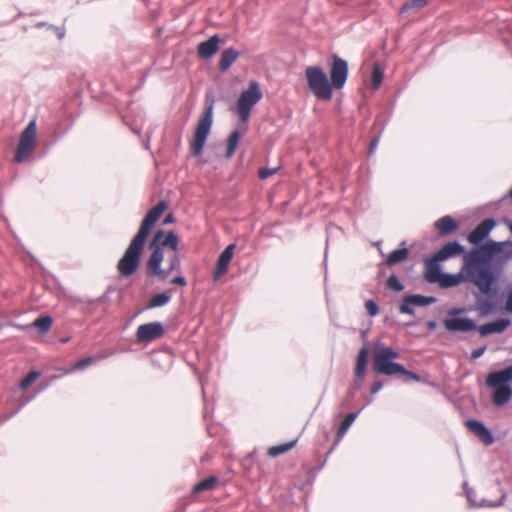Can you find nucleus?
Returning <instances> with one entry per match:
<instances>
[{"instance_id": "f257e3e1", "label": "nucleus", "mask_w": 512, "mask_h": 512, "mask_svg": "<svg viewBox=\"0 0 512 512\" xmlns=\"http://www.w3.org/2000/svg\"><path fill=\"white\" fill-rule=\"evenodd\" d=\"M508 242L489 240L464 255V268L473 283L484 294L492 291L495 274L491 269V259L503 251Z\"/></svg>"}, {"instance_id": "f03ea898", "label": "nucleus", "mask_w": 512, "mask_h": 512, "mask_svg": "<svg viewBox=\"0 0 512 512\" xmlns=\"http://www.w3.org/2000/svg\"><path fill=\"white\" fill-rule=\"evenodd\" d=\"M167 207L166 201H159L142 220L138 232L132 238L123 256L117 263V270L122 277L128 278L139 269L141 255L144 251L150 229L159 220Z\"/></svg>"}, {"instance_id": "7ed1b4c3", "label": "nucleus", "mask_w": 512, "mask_h": 512, "mask_svg": "<svg viewBox=\"0 0 512 512\" xmlns=\"http://www.w3.org/2000/svg\"><path fill=\"white\" fill-rule=\"evenodd\" d=\"M307 85L319 100L329 101L333 96V87L328 76L320 66H307L305 69Z\"/></svg>"}, {"instance_id": "20e7f679", "label": "nucleus", "mask_w": 512, "mask_h": 512, "mask_svg": "<svg viewBox=\"0 0 512 512\" xmlns=\"http://www.w3.org/2000/svg\"><path fill=\"white\" fill-rule=\"evenodd\" d=\"M213 109L214 99L207 97L205 101V112L196 126L193 140L190 142L192 156L199 155L204 148L213 124Z\"/></svg>"}, {"instance_id": "39448f33", "label": "nucleus", "mask_w": 512, "mask_h": 512, "mask_svg": "<svg viewBox=\"0 0 512 512\" xmlns=\"http://www.w3.org/2000/svg\"><path fill=\"white\" fill-rule=\"evenodd\" d=\"M398 357V352L391 347L379 348L374 356L373 371L386 376L400 375L404 371V366L394 362Z\"/></svg>"}, {"instance_id": "423d86ee", "label": "nucleus", "mask_w": 512, "mask_h": 512, "mask_svg": "<svg viewBox=\"0 0 512 512\" xmlns=\"http://www.w3.org/2000/svg\"><path fill=\"white\" fill-rule=\"evenodd\" d=\"M398 357V352L391 347L379 348L374 356L373 371L386 376L400 375L404 371V366L394 362Z\"/></svg>"}, {"instance_id": "0eeeda50", "label": "nucleus", "mask_w": 512, "mask_h": 512, "mask_svg": "<svg viewBox=\"0 0 512 512\" xmlns=\"http://www.w3.org/2000/svg\"><path fill=\"white\" fill-rule=\"evenodd\" d=\"M262 98V92L256 81H251L247 90L243 91L237 101L238 114L242 121H247L252 107Z\"/></svg>"}, {"instance_id": "6e6552de", "label": "nucleus", "mask_w": 512, "mask_h": 512, "mask_svg": "<svg viewBox=\"0 0 512 512\" xmlns=\"http://www.w3.org/2000/svg\"><path fill=\"white\" fill-rule=\"evenodd\" d=\"M36 121L32 120L22 131L13 161L21 163L36 147Z\"/></svg>"}, {"instance_id": "1a4fd4ad", "label": "nucleus", "mask_w": 512, "mask_h": 512, "mask_svg": "<svg viewBox=\"0 0 512 512\" xmlns=\"http://www.w3.org/2000/svg\"><path fill=\"white\" fill-rule=\"evenodd\" d=\"M348 62L337 54L331 56L330 80L334 89H342L348 79Z\"/></svg>"}, {"instance_id": "9d476101", "label": "nucleus", "mask_w": 512, "mask_h": 512, "mask_svg": "<svg viewBox=\"0 0 512 512\" xmlns=\"http://www.w3.org/2000/svg\"><path fill=\"white\" fill-rule=\"evenodd\" d=\"M165 334L164 326L159 321L149 322L138 326L135 336L139 344H149L162 338Z\"/></svg>"}, {"instance_id": "9b49d317", "label": "nucleus", "mask_w": 512, "mask_h": 512, "mask_svg": "<svg viewBox=\"0 0 512 512\" xmlns=\"http://www.w3.org/2000/svg\"><path fill=\"white\" fill-rule=\"evenodd\" d=\"M178 244L179 238L175 232L169 231L166 233L164 230H159L156 232L153 240L150 242L149 248L158 246L160 249H162L163 247H168L175 253L177 251Z\"/></svg>"}, {"instance_id": "f8f14e48", "label": "nucleus", "mask_w": 512, "mask_h": 512, "mask_svg": "<svg viewBox=\"0 0 512 512\" xmlns=\"http://www.w3.org/2000/svg\"><path fill=\"white\" fill-rule=\"evenodd\" d=\"M496 226V221L493 218H487L478 224L468 235L467 239L471 244L478 245L483 241L492 229Z\"/></svg>"}, {"instance_id": "ddd939ff", "label": "nucleus", "mask_w": 512, "mask_h": 512, "mask_svg": "<svg viewBox=\"0 0 512 512\" xmlns=\"http://www.w3.org/2000/svg\"><path fill=\"white\" fill-rule=\"evenodd\" d=\"M150 249L152 250V253L146 265L147 274L149 276H156L161 279L162 274H164V269L161 267L164 259L163 250L158 246Z\"/></svg>"}, {"instance_id": "4468645a", "label": "nucleus", "mask_w": 512, "mask_h": 512, "mask_svg": "<svg viewBox=\"0 0 512 512\" xmlns=\"http://www.w3.org/2000/svg\"><path fill=\"white\" fill-rule=\"evenodd\" d=\"M468 430L474 434L486 446L493 443L494 438L492 432L484 425L483 422L471 419L466 422Z\"/></svg>"}, {"instance_id": "2eb2a0df", "label": "nucleus", "mask_w": 512, "mask_h": 512, "mask_svg": "<svg viewBox=\"0 0 512 512\" xmlns=\"http://www.w3.org/2000/svg\"><path fill=\"white\" fill-rule=\"evenodd\" d=\"M511 381L512 365L499 371L490 372L486 378V384L493 388L509 386L508 383Z\"/></svg>"}, {"instance_id": "dca6fc26", "label": "nucleus", "mask_w": 512, "mask_h": 512, "mask_svg": "<svg viewBox=\"0 0 512 512\" xmlns=\"http://www.w3.org/2000/svg\"><path fill=\"white\" fill-rule=\"evenodd\" d=\"M235 246L236 245L234 243L228 245L219 255L217 264H216V269L213 273L214 281L219 280L220 277L227 272L229 264L233 257V251H234Z\"/></svg>"}, {"instance_id": "f3484780", "label": "nucleus", "mask_w": 512, "mask_h": 512, "mask_svg": "<svg viewBox=\"0 0 512 512\" xmlns=\"http://www.w3.org/2000/svg\"><path fill=\"white\" fill-rule=\"evenodd\" d=\"M444 326L451 332H469L477 328L470 318L451 317L444 320Z\"/></svg>"}, {"instance_id": "a211bd4d", "label": "nucleus", "mask_w": 512, "mask_h": 512, "mask_svg": "<svg viewBox=\"0 0 512 512\" xmlns=\"http://www.w3.org/2000/svg\"><path fill=\"white\" fill-rule=\"evenodd\" d=\"M440 262L442 261L438 259L435 255L425 260L424 278L428 283H439L444 273L441 271Z\"/></svg>"}, {"instance_id": "6ab92c4d", "label": "nucleus", "mask_w": 512, "mask_h": 512, "mask_svg": "<svg viewBox=\"0 0 512 512\" xmlns=\"http://www.w3.org/2000/svg\"><path fill=\"white\" fill-rule=\"evenodd\" d=\"M221 39L218 35L211 36L208 40L198 45V55L203 59L211 58L218 50Z\"/></svg>"}, {"instance_id": "aec40b11", "label": "nucleus", "mask_w": 512, "mask_h": 512, "mask_svg": "<svg viewBox=\"0 0 512 512\" xmlns=\"http://www.w3.org/2000/svg\"><path fill=\"white\" fill-rule=\"evenodd\" d=\"M465 252V248L458 241H452L446 243L440 250L434 255L441 261H445L449 258H453Z\"/></svg>"}, {"instance_id": "412c9836", "label": "nucleus", "mask_w": 512, "mask_h": 512, "mask_svg": "<svg viewBox=\"0 0 512 512\" xmlns=\"http://www.w3.org/2000/svg\"><path fill=\"white\" fill-rule=\"evenodd\" d=\"M434 226L439 235L446 236L455 232L459 228V223L450 215H446L439 218Z\"/></svg>"}, {"instance_id": "4be33fe9", "label": "nucleus", "mask_w": 512, "mask_h": 512, "mask_svg": "<svg viewBox=\"0 0 512 512\" xmlns=\"http://www.w3.org/2000/svg\"><path fill=\"white\" fill-rule=\"evenodd\" d=\"M510 323L511 322L508 318H502L479 326L478 331L483 337L492 333H501L510 325Z\"/></svg>"}, {"instance_id": "5701e85b", "label": "nucleus", "mask_w": 512, "mask_h": 512, "mask_svg": "<svg viewBox=\"0 0 512 512\" xmlns=\"http://www.w3.org/2000/svg\"><path fill=\"white\" fill-rule=\"evenodd\" d=\"M369 347L368 343H366L358 352L356 358V366H355V376L358 379H362L365 375L367 369V362L369 358Z\"/></svg>"}, {"instance_id": "b1692460", "label": "nucleus", "mask_w": 512, "mask_h": 512, "mask_svg": "<svg viewBox=\"0 0 512 512\" xmlns=\"http://www.w3.org/2000/svg\"><path fill=\"white\" fill-rule=\"evenodd\" d=\"M464 271H466V269L463 266L462 269L456 274L443 273V275L438 283L439 286L443 289H446V288H450V287L459 285L464 280H466V275H465Z\"/></svg>"}, {"instance_id": "393cba45", "label": "nucleus", "mask_w": 512, "mask_h": 512, "mask_svg": "<svg viewBox=\"0 0 512 512\" xmlns=\"http://www.w3.org/2000/svg\"><path fill=\"white\" fill-rule=\"evenodd\" d=\"M239 56V52L230 47L222 51L220 61H219V69L222 72L227 71L233 63L236 61V59Z\"/></svg>"}, {"instance_id": "a878e982", "label": "nucleus", "mask_w": 512, "mask_h": 512, "mask_svg": "<svg viewBox=\"0 0 512 512\" xmlns=\"http://www.w3.org/2000/svg\"><path fill=\"white\" fill-rule=\"evenodd\" d=\"M406 241L401 242L402 248L393 250L386 257V264L388 266H394L398 263L405 261L409 256V249L405 247Z\"/></svg>"}, {"instance_id": "bb28decb", "label": "nucleus", "mask_w": 512, "mask_h": 512, "mask_svg": "<svg viewBox=\"0 0 512 512\" xmlns=\"http://www.w3.org/2000/svg\"><path fill=\"white\" fill-rule=\"evenodd\" d=\"M466 497L469 503L474 507H498L503 505L505 500V494H502L499 501L492 502L488 500H482L480 504H477L474 500V497L476 495L475 491L473 489H465Z\"/></svg>"}, {"instance_id": "cd10ccee", "label": "nucleus", "mask_w": 512, "mask_h": 512, "mask_svg": "<svg viewBox=\"0 0 512 512\" xmlns=\"http://www.w3.org/2000/svg\"><path fill=\"white\" fill-rule=\"evenodd\" d=\"M512 396V388L510 386L496 387L493 393V403L497 406L506 404Z\"/></svg>"}, {"instance_id": "c85d7f7f", "label": "nucleus", "mask_w": 512, "mask_h": 512, "mask_svg": "<svg viewBox=\"0 0 512 512\" xmlns=\"http://www.w3.org/2000/svg\"><path fill=\"white\" fill-rule=\"evenodd\" d=\"M171 297L172 296H171V292L170 291H165V292L156 294V295L151 297V299L149 300L146 308L147 309H154V308H157V307L165 306L166 304H168L170 302Z\"/></svg>"}, {"instance_id": "c756f323", "label": "nucleus", "mask_w": 512, "mask_h": 512, "mask_svg": "<svg viewBox=\"0 0 512 512\" xmlns=\"http://www.w3.org/2000/svg\"><path fill=\"white\" fill-rule=\"evenodd\" d=\"M358 414H359V411L350 412L344 417V419L340 423V426L337 429L336 435H337L338 439H341L346 434V432L348 431L350 426L353 424V422L357 418Z\"/></svg>"}, {"instance_id": "7c9ffc66", "label": "nucleus", "mask_w": 512, "mask_h": 512, "mask_svg": "<svg viewBox=\"0 0 512 512\" xmlns=\"http://www.w3.org/2000/svg\"><path fill=\"white\" fill-rule=\"evenodd\" d=\"M241 137L242 133L239 130L235 129L231 132L227 141L226 158H231L234 155Z\"/></svg>"}, {"instance_id": "2f4dec72", "label": "nucleus", "mask_w": 512, "mask_h": 512, "mask_svg": "<svg viewBox=\"0 0 512 512\" xmlns=\"http://www.w3.org/2000/svg\"><path fill=\"white\" fill-rule=\"evenodd\" d=\"M437 301L434 296H424L421 294H413L407 296V302L412 303L414 306H427Z\"/></svg>"}, {"instance_id": "473e14b6", "label": "nucleus", "mask_w": 512, "mask_h": 512, "mask_svg": "<svg viewBox=\"0 0 512 512\" xmlns=\"http://www.w3.org/2000/svg\"><path fill=\"white\" fill-rule=\"evenodd\" d=\"M217 482H218V478L216 476H210V477L200 481L199 483H197L193 487L192 493L198 494L203 491L212 490L215 487Z\"/></svg>"}, {"instance_id": "72a5a7b5", "label": "nucleus", "mask_w": 512, "mask_h": 512, "mask_svg": "<svg viewBox=\"0 0 512 512\" xmlns=\"http://www.w3.org/2000/svg\"><path fill=\"white\" fill-rule=\"evenodd\" d=\"M53 323L50 315H42L33 321V326L38 329L39 333L44 334L49 331Z\"/></svg>"}, {"instance_id": "f704fd0d", "label": "nucleus", "mask_w": 512, "mask_h": 512, "mask_svg": "<svg viewBox=\"0 0 512 512\" xmlns=\"http://www.w3.org/2000/svg\"><path fill=\"white\" fill-rule=\"evenodd\" d=\"M297 443V440H291L289 442L275 445L269 448L268 455L271 457H277L291 450Z\"/></svg>"}, {"instance_id": "c9c22d12", "label": "nucleus", "mask_w": 512, "mask_h": 512, "mask_svg": "<svg viewBox=\"0 0 512 512\" xmlns=\"http://www.w3.org/2000/svg\"><path fill=\"white\" fill-rule=\"evenodd\" d=\"M384 78V69L378 64L375 63L371 72V87L376 90L380 87Z\"/></svg>"}, {"instance_id": "e433bc0d", "label": "nucleus", "mask_w": 512, "mask_h": 512, "mask_svg": "<svg viewBox=\"0 0 512 512\" xmlns=\"http://www.w3.org/2000/svg\"><path fill=\"white\" fill-rule=\"evenodd\" d=\"M428 1L429 0H409L402 5V7L400 8V13H406L411 9H422L428 4Z\"/></svg>"}, {"instance_id": "4c0bfd02", "label": "nucleus", "mask_w": 512, "mask_h": 512, "mask_svg": "<svg viewBox=\"0 0 512 512\" xmlns=\"http://www.w3.org/2000/svg\"><path fill=\"white\" fill-rule=\"evenodd\" d=\"M180 265H181V262H180V258L179 256L177 255V253L175 252L169 259V266L167 269H164V274H162V277H161V280H165L169 274L175 270H179L180 269Z\"/></svg>"}, {"instance_id": "58836bf2", "label": "nucleus", "mask_w": 512, "mask_h": 512, "mask_svg": "<svg viewBox=\"0 0 512 512\" xmlns=\"http://www.w3.org/2000/svg\"><path fill=\"white\" fill-rule=\"evenodd\" d=\"M40 372L39 371H30L24 378L23 380L20 382L19 384V387L20 389L22 390H25L27 389L28 387H30L32 385V383L34 381H36V379L40 376Z\"/></svg>"}, {"instance_id": "ea45409f", "label": "nucleus", "mask_w": 512, "mask_h": 512, "mask_svg": "<svg viewBox=\"0 0 512 512\" xmlns=\"http://www.w3.org/2000/svg\"><path fill=\"white\" fill-rule=\"evenodd\" d=\"M386 286L388 289L396 292L404 290V285L401 283V281L395 274L389 276L386 282Z\"/></svg>"}, {"instance_id": "a19ab883", "label": "nucleus", "mask_w": 512, "mask_h": 512, "mask_svg": "<svg viewBox=\"0 0 512 512\" xmlns=\"http://www.w3.org/2000/svg\"><path fill=\"white\" fill-rule=\"evenodd\" d=\"M93 363H95V359L92 356L84 357L74 363L73 370H83Z\"/></svg>"}, {"instance_id": "79ce46f5", "label": "nucleus", "mask_w": 512, "mask_h": 512, "mask_svg": "<svg viewBox=\"0 0 512 512\" xmlns=\"http://www.w3.org/2000/svg\"><path fill=\"white\" fill-rule=\"evenodd\" d=\"M413 306L414 305L412 303L407 302V296H405L402 299V302H401V304L399 306V311L402 314L414 315V308H413Z\"/></svg>"}, {"instance_id": "37998d69", "label": "nucleus", "mask_w": 512, "mask_h": 512, "mask_svg": "<svg viewBox=\"0 0 512 512\" xmlns=\"http://www.w3.org/2000/svg\"><path fill=\"white\" fill-rule=\"evenodd\" d=\"M365 309L370 317H374L379 313V306L374 300H367L365 302Z\"/></svg>"}, {"instance_id": "c03bdc74", "label": "nucleus", "mask_w": 512, "mask_h": 512, "mask_svg": "<svg viewBox=\"0 0 512 512\" xmlns=\"http://www.w3.org/2000/svg\"><path fill=\"white\" fill-rule=\"evenodd\" d=\"M278 170H279V168L264 167L259 170L258 176L260 179L265 180V179L271 177L272 175L276 174Z\"/></svg>"}, {"instance_id": "a18cd8bd", "label": "nucleus", "mask_w": 512, "mask_h": 512, "mask_svg": "<svg viewBox=\"0 0 512 512\" xmlns=\"http://www.w3.org/2000/svg\"><path fill=\"white\" fill-rule=\"evenodd\" d=\"M400 376H403L405 378V380H407V381H415V382L420 381L419 375H417L413 371L407 370L405 367H404V371L401 372Z\"/></svg>"}, {"instance_id": "49530a36", "label": "nucleus", "mask_w": 512, "mask_h": 512, "mask_svg": "<svg viewBox=\"0 0 512 512\" xmlns=\"http://www.w3.org/2000/svg\"><path fill=\"white\" fill-rule=\"evenodd\" d=\"M170 283L184 287L187 285V280L184 276L177 275L170 280Z\"/></svg>"}, {"instance_id": "de8ad7c7", "label": "nucleus", "mask_w": 512, "mask_h": 512, "mask_svg": "<svg viewBox=\"0 0 512 512\" xmlns=\"http://www.w3.org/2000/svg\"><path fill=\"white\" fill-rule=\"evenodd\" d=\"M485 351H486V346H482V347H479V348L473 350L471 353V356H470V360L474 361V360L478 359L479 357H481L484 354Z\"/></svg>"}, {"instance_id": "09e8293b", "label": "nucleus", "mask_w": 512, "mask_h": 512, "mask_svg": "<svg viewBox=\"0 0 512 512\" xmlns=\"http://www.w3.org/2000/svg\"><path fill=\"white\" fill-rule=\"evenodd\" d=\"M49 27H53V31L56 33L59 40H62L65 37L66 30L64 27H59L55 25H49Z\"/></svg>"}, {"instance_id": "8fccbe9b", "label": "nucleus", "mask_w": 512, "mask_h": 512, "mask_svg": "<svg viewBox=\"0 0 512 512\" xmlns=\"http://www.w3.org/2000/svg\"><path fill=\"white\" fill-rule=\"evenodd\" d=\"M383 387V382L382 381H375L372 385H371V388H370V392L371 394H376L378 393Z\"/></svg>"}, {"instance_id": "3c124183", "label": "nucleus", "mask_w": 512, "mask_h": 512, "mask_svg": "<svg viewBox=\"0 0 512 512\" xmlns=\"http://www.w3.org/2000/svg\"><path fill=\"white\" fill-rule=\"evenodd\" d=\"M378 142H379V136L373 137V139L370 142V146H369V150H368V155H372L373 154L375 148L378 145Z\"/></svg>"}, {"instance_id": "603ef678", "label": "nucleus", "mask_w": 512, "mask_h": 512, "mask_svg": "<svg viewBox=\"0 0 512 512\" xmlns=\"http://www.w3.org/2000/svg\"><path fill=\"white\" fill-rule=\"evenodd\" d=\"M505 309L509 313H512V290L508 294L507 301H506V304H505Z\"/></svg>"}, {"instance_id": "864d4df0", "label": "nucleus", "mask_w": 512, "mask_h": 512, "mask_svg": "<svg viewBox=\"0 0 512 512\" xmlns=\"http://www.w3.org/2000/svg\"><path fill=\"white\" fill-rule=\"evenodd\" d=\"M492 307H493L492 303L488 300L483 301L481 304V308L484 311V313L490 312Z\"/></svg>"}, {"instance_id": "5fc2aeb1", "label": "nucleus", "mask_w": 512, "mask_h": 512, "mask_svg": "<svg viewBox=\"0 0 512 512\" xmlns=\"http://www.w3.org/2000/svg\"><path fill=\"white\" fill-rule=\"evenodd\" d=\"M174 221H175V218H174L173 214H172V213H169L168 215H166V217H165V219H164V221H163V224H164V225L171 224V223H173Z\"/></svg>"}, {"instance_id": "6e6d98bb", "label": "nucleus", "mask_w": 512, "mask_h": 512, "mask_svg": "<svg viewBox=\"0 0 512 512\" xmlns=\"http://www.w3.org/2000/svg\"><path fill=\"white\" fill-rule=\"evenodd\" d=\"M426 326L429 331H433L436 329L437 323L435 320H430L426 323Z\"/></svg>"}, {"instance_id": "4d7b16f0", "label": "nucleus", "mask_w": 512, "mask_h": 512, "mask_svg": "<svg viewBox=\"0 0 512 512\" xmlns=\"http://www.w3.org/2000/svg\"><path fill=\"white\" fill-rule=\"evenodd\" d=\"M50 24L46 23V22H37L35 24V28H42V27H49Z\"/></svg>"}, {"instance_id": "13d9d810", "label": "nucleus", "mask_w": 512, "mask_h": 512, "mask_svg": "<svg viewBox=\"0 0 512 512\" xmlns=\"http://www.w3.org/2000/svg\"><path fill=\"white\" fill-rule=\"evenodd\" d=\"M461 312H462V309H454V310H452V311L450 312V314H452V315H456V314H459V313H461Z\"/></svg>"}, {"instance_id": "bf43d9fd", "label": "nucleus", "mask_w": 512, "mask_h": 512, "mask_svg": "<svg viewBox=\"0 0 512 512\" xmlns=\"http://www.w3.org/2000/svg\"><path fill=\"white\" fill-rule=\"evenodd\" d=\"M70 340V337H65L61 339L62 343H67Z\"/></svg>"}, {"instance_id": "052dcab7", "label": "nucleus", "mask_w": 512, "mask_h": 512, "mask_svg": "<svg viewBox=\"0 0 512 512\" xmlns=\"http://www.w3.org/2000/svg\"><path fill=\"white\" fill-rule=\"evenodd\" d=\"M509 230L512 233V221L509 223Z\"/></svg>"}, {"instance_id": "680f3d73", "label": "nucleus", "mask_w": 512, "mask_h": 512, "mask_svg": "<svg viewBox=\"0 0 512 512\" xmlns=\"http://www.w3.org/2000/svg\"><path fill=\"white\" fill-rule=\"evenodd\" d=\"M508 195H509V197H510V198H512V188L510 189V191H509V194H508Z\"/></svg>"}]
</instances>
